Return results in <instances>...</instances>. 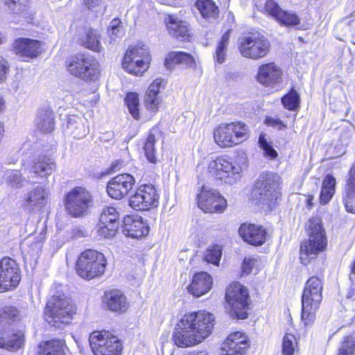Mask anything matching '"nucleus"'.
<instances>
[{"instance_id":"1","label":"nucleus","mask_w":355,"mask_h":355,"mask_svg":"<svg viewBox=\"0 0 355 355\" xmlns=\"http://www.w3.org/2000/svg\"><path fill=\"white\" fill-rule=\"evenodd\" d=\"M214 322V315L205 311L186 313L179 321L178 328L173 336L175 345L189 347L201 343L211 334Z\"/></svg>"},{"instance_id":"2","label":"nucleus","mask_w":355,"mask_h":355,"mask_svg":"<svg viewBox=\"0 0 355 355\" xmlns=\"http://www.w3.org/2000/svg\"><path fill=\"white\" fill-rule=\"evenodd\" d=\"M306 229L309 239L302 243L300 252V259L304 265L315 259L327 245L326 233L322 226L320 218H311L306 224Z\"/></svg>"},{"instance_id":"3","label":"nucleus","mask_w":355,"mask_h":355,"mask_svg":"<svg viewBox=\"0 0 355 355\" xmlns=\"http://www.w3.org/2000/svg\"><path fill=\"white\" fill-rule=\"evenodd\" d=\"M76 311V308L70 298L53 295L46 302L44 318L52 327L61 329L71 322Z\"/></svg>"},{"instance_id":"4","label":"nucleus","mask_w":355,"mask_h":355,"mask_svg":"<svg viewBox=\"0 0 355 355\" xmlns=\"http://www.w3.org/2000/svg\"><path fill=\"white\" fill-rule=\"evenodd\" d=\"M322 280L316 276L306 282L302 296V320L305 325L311 324L322 300Z\"/></svg>"},{"instance_id":"5","label":"nucleus","mask_w":355,"mask_h":355,"mask_svg":"<svg viewBox=\"0 0 355 355\" xmlns=\"http://www.w3.org/2000/svg\"><path fill=\"white\" fill-rule=\"evenodd\" d=\"M106 265V259L101 252L87 250L78 257L76 270L82 278L92 279L101 276L105 270Z\"/></svg>"},{"instance_id":"6","label":"nucleus","mask_w":355,"mask_h":355,"mask_svg":"<svg viewBox=\"0 0 355 355\" xmlns=\"http://www.w3.org/2000/svg\"><path fill=\"white\" fill-rule=\"evenodd\" d=\"M279 175L270 173H262L254 185L252 198L254 200L271 206L280 196Z\"/></svg>"},{"instance_id":"7","label":"nucleus","mask_w":355,"mask_h":355,"mask_svg":"<svg viewBox=\"0 0 355 355\" xmlns=\"http://www.w3.org/2000/svg\"><path fill=\"white\" fill-rule=\"evenodd\" d=\"M248 289L238 282L233 283L227 289L225 299L226 309L231 317L245 319L248 317Z\"/></svg>"},{"instance_id":"8","label":"nucleus","mask_w":355,"mask_h":355,"mask_svg":"<svg viewBox=\"0 0 355 355\" xmlns=\"http://www.w3.org/2000/svg\"><path fill=\"white\" fill-rule=\"evenodd\" d=\"M242 166L225 157H218L209 162L208 173L222 183L235 184L241 178Z\"/></svg>"},{"instance_id":"9","label":"nucleus","mask_w":355,"mask_h":355,"mask_svg":"<svg viewBox=\"0 0 355 355\" xmlns=\"http://www.w3.org/2000/svg\"><path fill=\"white\" fill-rule=\"evenodd\" d=\"M94 355H121L122 344L117 336L107 331H94L89 338Z\"/></svg>"},{"instance_id":"10","label":"nucleus","mask_w":355,"mask_h":355,"mask_svg":"<svg viewBox=\"0 0 355 355\" xmlns=\"http://www.w3.org/2000/svg\"><path fill=\"white\" fill-rule=\"evenodd\" d=\"M68 71L74 76L85 80H96L98 78V63L93 58L78 53L67 62Z\"/></svg>"},{"instance_id":"11","label":"nucleus","mask_w":355,"mask_h":355,"mask_svg":"<svg viewBox=\"0 0 355 355\" xmlns=\"http://www.w3.org/2000/svg\"><path fill=\"white\" fill-rule=\"evenodd\" d=\"M150 57L148 49L144 45L129 48L123 58V68L129 73L142 76L148 69Z\"/></svg>"},{"instance_id":"12","label":"nucleus","mask_w":355,"mask_h":355,"mask_svg":"<svg viewBox=\"0 0 355 355\" xmlns=\"http://www.w3.org/2000/svg\"><path fill=\"white\" fill-rule=\"evenodd\" d=\"M92 201L90 193L84 187H77L66 195L64 206L69 214L73 217H80L87 212Z\"/></svg>"},{"instance_id":"13","label":"nucleus","mask_w":355,"mask_h":355,"mask_svg":"<svg viewBox=\"0 0 355 355\" xmlns=\"http://www.w3.org/2000/svg\"><path fill=\"white\" fill-rule=\"evenodd\" d=\"M239 49L243 57L257 60L268 55L270 44L263 36L250 35L241 39Z\"/></svg>"},{"instance_id":"14","label":"nucleus","mask_w":355,"mask_h":355,"mask_svg":"<svg viewBox=\"0 0 355 355\" xmlns=\"http://www.w3.org/2000/svg\"><path fill=\"white\" fill-rule=\"evenodd\" d=\"M159 194L153 184L140 185L129 198V205L137 211H148L159 205Z\"/></svg>"},{"instance_id":"15","label":"nucleus","mask_w":355,"mask_h":355,"mask_svg":"<svg viewBox=\"0 0 355 355\" xmlns=\"http://www.w3.org/2000/svg\"><path fill=\"white\" fill-rule=\"evenodd\" d=\"M21 280V271L17 262L9 257L0 261V293L17 288Z\"/></svg>"},{"instance_id":"16","label":"nucleus","mask_w":355,"mask_h":355,"mask_svg":"<svg viewBox=\"0 0 355 355\" xmlns=\"http://www.w3.org/2000/svg\"><path fill=\"white\" fill-rule=\"evenodd\" d=\"M198 206L205 212L223 213L227 208V200L216 190L202 187L197 197Z\"/></svg>"},{"instance_id":"17","label":"nucleus","mask_w":355,"mask_h":355,"mask_svg":"<svg viewBox=\"0 0 355 355\" xmlns=\"http://www.w3.org/2000/svg\"><path fill=\"white\" fill-rule=\"evenodd\" d=\"M119 213L112 207L103 209L96 227L98 236L108 239L114 236L119 228Z\"/></svg>"},{"instance_id":"18","label":"nucleus","mask_w":355,"mask_h":355,"mask_svg":"<svg viewBox=\"0 0 355 355\" xmlns=\"http://www.w3.org/2000/svg\"><path fill=\"white\" fill-rule=\"evenodd\" d=\"M42 44L40 40L19 37L13 42L12 49L22 61L26 62L42 53Z\"/></svg>"},{"instance_id":"19","label":"nucleus","mask_w":355,"mask_h":355,"mask_svg":"<svg viewBox=\"0 0 355 355\" xmlns=\"http://www.w3.org/2000/svg\"><path fill=\"white\" fill-rule=\"evenodd\" d=\"M135 183V178L129 173H123L112 178L107 186V194L114 199L125 197Z\"/></svg>"},{"instance_id":"20","label":"nucleus","mask_w":355,"mask_h":355,"mask_svg":"<svg viewBox=\"0 0 355 355\" xmlns=\"http://www.w3.org/2000/svg\"><path fill=\"white\" fill-rule=\"evenodd\" d=\"M283 72L275 62H269L260 65L256 76L257 81L268 87H275L282 81Z\"/></svg>"},{"instance_id":"21","label":"nucleus","mask_w":355,"mask_h":355,"mask_svg":"<svg viewBox=\"0 0 355 355\" xmlns=\"http://www.w3.org/2000/svg\"><path fill=\"white\" fill-rule=\"evenodd\" d=\"M263 12L284 26H296L300 22V18L295 13L284 11L274 0H267L266 1Z\"/></svg>"},{"instance_id":"22","label":"nucleus","mask_w":355,"mask_h":355,"mask_svg":"<svg viewBox=\"0 0 355 355\" xmlns=\"http://www.w3.org/2000/svg\"><path fill=\"white\" fill-rule=\"evenodd\" d=\"M239 235L245 242L253 245H261L266 241L267 232L261 226L254 224H242L239 229Z\"/></svg>"},{"instance_id":"23","label":"nucleus","mask_w":355,"mask_h":355,"mask_svg":"<svg viewBox=\"0 0 355 355\" xmlns=\"http://www.w3.org/2000/svg\"><path fill=\"white\" fill-rule=\"evenodd\" d=\"M123 233L128 237L139 239L148 234L149 228L138 216H126L123 220Z\"/></svg>"},{"instance_id":"24","label":"nucleus","mask_w":355,"mask_h":355,"mask_svg":"<svg viewBox=\"0 0 355 355\" xmlns=\"http://www.w3.org/2000/svg\"><path fill=\"white\" fill-rule=\"evenodd\" d=\"M166 81L162 78H156L148 87L145 98L144 105L151 114H154L158 110L161 103V98L159 96L160 89H164Z\"/></svg>"},{"instance_id":"25","label":"nucleus","mask_w":355,"mask_h":355,"mask_svg":"<svg viewBox=\"0 0 355 355\" xmlns=\"http://www.w3.org/2000/svg\"><path fill=\"white\" fill-rule=\"evenodd\" d=\"M212 277L206 272H200L194 275L191 283L187 289L189 293L199 297L207 293L211 288Z\"/></svg>"},{"instance_id":"26","label":"nucleus","mask_w":355,"mask_h":355,"mask_svg":"<svg viewBox=\"0 0 355 355\" xmlns=\"http://www.w3.org/2000/svg\"><path fill=\"white\" fill-rule=\"evenodd\" d=\"M103 302L113 312L124 313L129 306L126 297L121 291L116 289L105 292Z\"/></svg>"},{"instance_id":"27","label":"nucleus","mask_w":355,"mask_h":355,"mask_svg":"<svg viewBox=\"0 0 355 355\" xmlns=\"http://www.w3.org/2000/svg\"><path fill=\"white\" fill-rule=\"evenodd\" d=\"M168 33L178 39L187 40L189 37V24L185 21L180 20L173 15H168L165 19Z\"/></svg>"},{"instance_id":"28","label":"nucleus","mask_w":355,"mask_h":355,"mask_svg":"<svg viewBox=\"0 0 355 355\" xmlns=\"http://www.w3.org/2000/svg\"><path fill=\"white\" fill-rule=\"evenodd\" d=\"M343 202L347 212L355 213V162L348 173L344 190Z\"/></svg>"},{"instance_id":"29","label":"nucleus","mask_w":355,"mask_h":355,"mask_svg":"<svg viewBox=\"0 0 355 355\" xmlns=\"http://www.w3.org/2000/svg\"><path fill=\"white\" fill-rule=\"evenodd\" d=\"M56 170V163L49 156L38 157L31 167V172L40 177L51 175Z\"/></svg>"},{"instance_id":"30","label":"nucleus","mask_w":355,"mask_h":355,"mask_svg":"<svg viewBox=\"0 0 355 355\" xmlns=\"http://www.w3.org/2000/svg\"><path fill=\"white\" fill-rule=\"evenodd\" d=\"M101 35L99 33L93 28L86 29L83 33L80 34V44L94 52L101 53L103 48L101 44Z\"/></svg>"},{"instance_id":"31","label":"nucleus","mask_w":355,"mask_h":355,"mask_svg":"<svg viewBox=\"0 0 355 355\" xmlns=\"http://www.w3.org/2000/svg\"><path fill=\"white\" fill-rule=\"evenodd\" d=\"M46 202L47 192L46 189L42 186H37L26 195L24 206L29 209L42 207Z\"/></svg>"},{"instance_id":"32","label":"nucleus","mask_w":355,"mask_h":355,"mask_svg":"<svg viewBox=\"0 0 355 355\" xmlns=\"http://www.w3.org/2000/svg\"><path fill=\"white\" fill-rule=\"evenodd\" d=\"M55 116L50 108L41 109L35 119L37 129L43 133H49L54 130Z\"/></svg>"},{"instance_id":"33","label":"nucleus","mask_w":355,"mask_h":355,"mask_svg":"<svg viewBox=\"0 0 355 355\" xmlns=\"http://www.w3.org/2000/svg\"><path fill=\"white\" fill-rule=\"evenodd\" d=\"M26 315L27 309L25 307L4 306L0 310V323L3 326L9 325L11 322L21 320Z\"/></svg>"},{"instance_id":"34","label":"nucleus","mask_w":355,"mask_h":355,"mask_svg":"<svg viewBox=\"0 0 355 355\" xmlns=\"http://www.w3.org/2000/svg\"><path fill=\"white\" fill-rule=\"evenodd\" d=\"M230 134L232 135L233 146L247 140L250 136V130L246 124L241 121L227 123Z\"/></svg>"},{"instance_id":"35","label":"nucleus","mask_w":355,"mask_h":355,"mask_svg":"<svg viewBox=\"0 0 355 355\" xmlns=\"http://www.w3.org/2000/svg\"><path fill=\"white\" fill-rule=\"evenodd\" d=\"M6 336V332H0V348L15 351L20 349L24 345V336L23 334H12L8 337Z\"/></svg>"},{"instance_id":"36","label":"nucleus","mask_w":355,"mask_h":355,"mask_svg":"<svg viewBox=\"0 0 355 355\" xmlns=\"http://www.w3.org/2000/svg\"><path fill=\"white\" fill-rule=\"evenodd\" d=\"M215 142L221 148L233 146L232 135L230 134L227 123L220 124L214 132Z\"/></svg>"},{"instance_id":"37","label":"nucleus","mask_w":355,"mask_h":355,"mask_svg":"<svg viewBox=\"0 0 355 355\" xmlns=\"http://www.w3.org/2000/svg\"><path fill=\"white\" fill-rule=\"evenodd\" d=\"M39 349L38 355H64V342L62 340L42 342Z\"/></svg>"},{"instance_id":"38","label":"nucleus","mask_w":355,"mask_h":355,"mask_svg":"<svg viewBox=\"0 0 355 355\" xmlns=\"http://www.w3.org/2000/svg\"><path fill=\"white\" fill-rule=\"evenodd\" d=\"M336 179L331 175H327L323 180L320 201L322 205L327 204L335 193Z\"/></svg>"},{"instance_id":"39","label":"nucleus","mask_w":355,"mask_h":355,"mask_svg":"<svg viewBox=\"0 0 355 355\" xmlns=\"http://www.w3.org/2000/svg\"><path fill=\"white\" fill-rule=\"evenodd\" d=\"M6 12L15 17L27 11L28 0H1Z\"/></svg>"},{"instance_id":"40","label":"nucleus","mask_w":355,"mask_h":355,"mask_svg":"<svg viewBox=\"0 0 355 355\" xmlns=\"http://www.w3.org/2000/svg\"><path fill=\"white\" fill-rule=\"evenodd\" d=\"M67 128L69 133L76 139H82L87 134L85 122L81 118L70 117Z\"/></svg>"},{"instance_id":"41","label":"nucleus","mask_w":355,"mask_h":355,"mask_svg":"<svg viewBox=\"0 0 355 355\" xmlns=\"http://www.w3.org/2000/svg\"><path fill=\"white\" fill-rule=\"evenodd\" d=\"M196 6L204 18L215 19L218 15V8L212 0H197Z\"/></svg>"},{"instance_id":"42","label":"nucleus","mask_w":355,"mask_h":355,"mask_svg":"<svg viewBox=\"0 0 355 355\" xmlns=\"http://www.w3.org/2000/svg\"><path fill=\"white\" fill-rule=\"evenodd\" d=\"M230 31L227 30L222 36L220 42H218L214 58L215 62L218 64H222L226 60L227 56V46L229 42Z\"/></svg>"},{"instance_id":"43","label":"nucleus","mask_w":355,"mask_h":355,"mask_svg":"<svg viewBox=\"0 0 355 355\" xmlns=\"http://www.w3.org/2000/svg\"><path fill=\"white\" fill-rule=\"evenodd\" d=\"M125 103L132 116L135 119H139L140 118L139 95L133 92L127 94Z\"/></svg>"},{"instance_id":"44","label":"nucleus","mask_w":355,"mask_h":355,"mask_svg":"<svg viewBox=\"0 0 355 355\" xmlns=\"http://www.w3.org/2000/svg\"><path fill=\"white\" fill-rule=\"evenodd\" d=\"M156 141L157 140L155 138V135L151 131L150 132L144 146V150L145 153L146 157L147 158L149 162L153 164H156L157 162V158L155 155V144Z\"/></svg>"},{"instance_id":"45","label":"nucleus","mask_w":355,"mask_h":355,"mask_svg":"<svg viewBox=\"0 0 355 355\" xmlns=\"http://www.w3.org/2000/svg\"><path fill=\"white\" fill-rule=\"evenodd\" d=\"M42 236L36 239L33 236H28L21 243V248L24 250H27L31 255L37 253L42 246Z\"/></svg>"},{"instance_id":"46","label":"nucleus","mask_w":355,"mask_h":355,"mask_svg":"<svg viewBox=\"0 0 355 355\" xmlns=\"http://www.w3.org/2000/svg\"><path fill=\"white\" fill-rule=\"evenodd\" d=\"M6 184L11 188L19 189L24 186L25 178L17 170H8L6 172Z\"/></svg>"},{"instance_id":"47","label":"nucleus","mask_w":355,"mask_h":355,"mask_svg":"<svg viewBox=\"0 0 355 355\" xmlns=\"http://www.w3.org/2000/svg\"><path fill=\"white\" fill-rule=\"evenodd\" d=\"M226 340H228V342L239 345V349H243L245 352L250 346L247 335L241 331H236L230 334Z\"/></svg>"},{"instance_id":"48","label":"nucleus","mask_w":355,"mask_h":355,"mask_svg":"<svg viewBox=\"0 0 355 355\" xmlns=\"http://www.w3.org/2000/svg\"><path fill=\"white\" fill-rule=\"evenodd\" d=\"M166 60L171 61L175 64L184 63L187 65H191L194 62L193 57L187 53L182 51H173L170 53Z\"/></svg>"},{"instance_id":"49","label":"nucleus","mask_w":355,"mask_h":355,"mask_svg":"<svg viewBox=\"0 0 355 355\" xmlns=\"http://www.w3.org/2000/svg\"><path fill=\"white\" fill-rule=\"evenodd\" d=\"M222 255L221 246L214 245L209 248L205 254L204 259L208 263L218 266Z\"/></svg>"},{"instance_id":"50","label":"nucleus","mask_w":355,"mask_h":355,"mask_svg":"<svg viewBox=\"0 0 355 355\" xmlns=\"http://www.w3.org/2000/svg\"><path fill=\"white\" fill-rule=\"evenodd\" d=\"M297 347V340L294 335L286 334L282 340V354L293 355Z\"/></svg>"},{"instance_id":"51","label":"nucleus","mask_w":355,"mask_h":355,"mask_svg":"<svg viewBox=\"0 0 355 355\" xmlns=\"http://www.w3.org/2000/svg\"><path fill=\"white\" fill-rule=\"evenodd\" d=\"M107 33L110 42L115 41L116 38L121 37L123 35L121 21L117 18L112 19L108 27Z\"/></svg>"},{"instance_id":"52","label":"nucleus","mask_w":355,"mask_h":355,"mask_svg":"<svg viewBox=\"0 0 355 355\" xmlns=\"http://www.w3.org/2000/svg\"><path fill=\"white\" fill-rule=\"evenodd\" d=\"M282 101L286 108L290 110H293L299 105L300 97L297 93L295 90L292 89L289 94L282 98Z\"/></svg>"},{"instance_id":"53","label":"nucleus","mask_w":355,"mask_h":355,"mask_svg":"<svg viewBox=\"0 0 355 355\" xmlns=\"http://www.w3.org/2000/svg\"><path fill=\"white\" fill-rule=\"evenodd\" d=\"M245 352L239 349V345L225 340L220 348L221 355H243Z\"/></svg>"},{"instance_id":"54","label":"nucleus","mask_w":355,"mask_h":355,"mask_svg":"<svg viewBox=\"0 0 355 355\" xmlns=\"http://www.w3.org/2000/svg\"><path fill=\"white\" fill-rule=\"evenodd\" d=\"M338 355H355V340L352 336L344 338Z\"/></svg>"},{"instance_id":"55","label":"nucleus","mask_w":355,"mask_h":355,"mask_svg":"<svg viewBox=\"0 0 355 355\" xmlns=\"http://www.w3.org/2000/svg\"><path fill=\"white\" fill-rule=\"evenodd\" d=\"M259 143L260 147L263 150L264 155L269 157L270 159H275L277 157V151L272 148V146L267 141L265 135L261 134L259 137Z\"/></svg>"},{"instance_id":"56","label":"nucleus","mask_w":355,"mask_h":355,"mask_svg":"<svg viewBox=\"0 0 355 355\" xmlns=\"http://www.w3.org/2000/svg\"><path fill=\"white\" fill-rule=\"evenodd\" d=\"M84 4L88 9L94 12H103L106 8L103 0H84Z\"/></svg>"},{"instance_id":"57","label":"nucleus","mask_w":355,"mask_h":355,"mask_svg":"<svg viewBox=\"0 0 355 355\" xmlns=\"http://www.w3.org/2000/svg\"><path fill=\"white\" fill-rule=\"evenodd\" d=\"M8 69V62L3 57L0 56V83L6 80Z\"/></svg>"},{"instance_id":"58","label":"nucleus","mask_w":355,"mask_h":355,"mask_svg":"<svg viewBox=\"0 0 355 355\" xmlns=\"http://www.w3.org/2000/svg\"><path fill=\"white\" fill-rule=\"evenodd\" d=\"M257 260L252 258H245L243 265V272L246 274H250L252 271L253 267L255 266Z\"/></svg>"},{"instance_id":"59","label":"nucleus","mask_w":355,"mask_h":355,"mask_svg":"<svg viewBox=\"0 0 355 355\" xmlns=\"http://www.w3.org/2000/svg\"><path fill=\"white\" fill-rule=\"evenodd\" d=\"M266 123L268 125L277 128L279 130H282L286 128V125L279 120L272 117H267L265 121Z\"/></svg>"},{"instance_id":"60","label":"nucleus","mask_w":355,"mask_h":355,"mask_svg":"<svg viewBox=\"0 0 355 355\" xmlns=\"http://www.w3.org/2000/svg\"><path fill=\"white\" fill-rule=\"evenodd\" d=\"M313 199V196H309V198L306 200L307 206L311 207L312 206V200Z\"/></svg>"},{"instance_id":"61","label":"nucleus","mask_w":355,"mask_h":355,"mask_svg":"<svg viewBox=\"0 0 355 355\" xmlns=\"http://www.w3.org/2000/svg\"><path fill=\"white\" fill-rule=\"evenodd\" d=\"M4 105V101L1 96H0V111L3 109Z\"/></svg>"},{"instance_id":"62","label":"nucleus","mask_w":355,"mask_h":355,"mask_svg":"<svg viewBox=\"0 0 355 355\" xmlns=\"http://www.w3.org/2000/svg\"><path fill=\"white\" fill-rule=\"evenodd\" d=\"M352 272L355 275V260H354L353 267H352Z\"/></svg>"}]
</instances>
